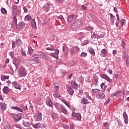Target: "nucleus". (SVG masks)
Returning a JSON list of instances; mask_svg holds the SVG:
<instances>
[{"instance_id": "1", "label": "nucleus", "mask_w": 129, "mask_h": 129, "mask_svg": "<svg viewBox=\"0 0 129 129\" xmlns=\"http://www.w3.org/2000/svg\"><path fill=\"white\" fill-rule=\"evenodd\" d=\"M19 15L20 11L19 10L12 11V16H14L12 27L14 29H17L18 28V24H17L18 19H17V17H19Z\"/></svg>"}, {"instance_id": "2", "label": "nucleus", "mask_w": 129, "mask_h": 129, "mask_svg": "<svg viewBox=\"0 0 129 129\" xmlns=\"http://www.w3.org/2000/svg\"><path fill=\"white\" fill-rule=\"evenodd\" d=\"M83 24V19H79L77 20L71 26L72 29H78L80 28Z\"/></svg>"}, {"instance_id": "3", "label": "nucleus", "mask_w": 129, "mask_h": 129, "mask_svg": "<svg viewBox=\"0 0 129 129\" xmlns=\"http://www.w3.org/2000/svg\"><path fill=\"white\" fill-rule=\"evenodd\" d=\"M18 75L19 77H25L27 75V71L26 69L23 67H21L19 68Z\"/></svg>"}, {"instance_id": "4", "label": "nucleus", "mask_w": 129, "mask_h": 129, "mask_svg": "<svg viewBox=\"0 0 129 129\" xmlns=\"http://www.w3.org/2000/svg\"><path fill=\"white\" fill-rule=\"evenodd\" d=\"M34 118L35 121H41V120H42V113L38 112L34 115Z\"/></svg>"}, {"instance_id": "5", "label": "nucleus", "mask_w": 129, "mask_h": 129, "mask_svg": "<svg viewBox=\"0 0 129 129\" xmlns=\"http://www.w3.org/2000/svg\"><path fill=\"white\" fill-rule=\"evenodd\" d=\"M79 50H80V48H79V47H78V46H73L71 49L70 54L71 55H73L74 54L77 53L78 51H79Z\"/></svg>"}, {"instance_id": "6", "label": "nucleus", "mask_w": 129, "mask_h": 129, "mask_svg": "<svg viewBox=\"0 0 129 129\" xmlns=\"http://www.w3.org/2000/svg\"><path fill=\"white\" fill-rule=\"evenodd\" d=\"M76 19V15L72 14L68 17V23H71Z\"/></svg>"}, {"instance_id": "7", "label": "nucleus", "mask_w": 129, "mask_h": 129, "mask_svg": "<svg viewBox=\"0 0 129 129\" xmlns=\"http://www.w3.org/2000/svg\"><path fill=\"white\" fill-rule=\"evenodd\" d=\"M72 116H74L75 117H76L77 118L78 120H81V114L80 113H75V112H73L72 113Z\"/></svg>"}, {"instance_id": "8", "label": "nucleus", "mask_w": 129, "mask_h": 129, "mask_svg": "<svg viewBox=\"0 0 129 129\" xmlns=\"http://www.w3.org/2000/svg\"><path fill=\"white\" fill-rule=\"evenodd\" d=\"M50 56H52L53 58H55L56 59H58L59 57V50L56 49L55 52L54 53H49Z\"/></svg>"}, {"instance_id": "9", "label": "nucleus", "mask_w": 129, "mask_h": 129, "mask_svg": "<svg viewBox=\"0 0 129 129\" xmlns=\"http://www.w3.org/2000/svg\"><path fill=\"white\" fill-rule=\"evenodd\" d=\"M13 117L14 118V120L15 122H18V121H20L21 119H22V116H21L19 114H15L13 116Z\"/></svg>"}, {"instance_id": "10", "label": "nucleus", "mask_w": 129, "mask_h": 129, "mask_svg": "<svg viewBox=\"0 0 129 129\" xmlns=\"http://www.w3.org/2000/svg\"><path fill=\"white\" fill-rule=\"evenodd\" d=\"M123 117L124 118V123L127 124L128 123V116L125 112H124L123 113Z\"/></svg>"}, {"instance_id": "11", "label": "nucleus", "mask_w": 129, "mask_h": 129, "mask_svg": "<svg viewBox=\"0 0 129 129\" xmlns=\"http://www.w3.org/2000/svg\"><path fill=\"white\" fill-rule=\"evenodd\" d=\"M34 128H43L44 127V124L41 123H37L33 125Z\"/></svg>"}, {"instance_id": "12", "label": "nucleus", "mask_w": 129, "mask_h": 129, "mask_svg": "<svg viewBox=\"0 0 129 129\" xmlns=\"http://www.w3.org/2000/svg\"><path fill=\"white\" fill-rule=\"evenodd\" d=\"M101 78H103V79H105V80H106L107 81H108V82L111 83L112 81V80L110 79L108 76L106 75H102Z\"/></svg>"}, {"instance_id": "13", "label": "nucleus", "mask_w": 129, "mask_h": 129, "mask_svg": "<svg viewBox=\"0 0 129 129\" xmlns=\"http://www.w3.org/2000/svg\"><path fill=\"white\" fill-rule=\"evenodd\" d=\"M46 103L48 106H49V107H51V106L53 105V103H52V101H51V99L49 98H47L46 99Z\"/></svg>"}, {"instance_id": "14", "label": "nucleus", "mask_w": 129, "mask_h": 129, "mask_svg": "<svg viewBox=\"0 0 129 129\" xmlns=\"http://www.w3.org/2000/svg\"><path fill=\"white\" fill-rule=\"evenodd\" d=\"M60 109L62 113H64V114H67V113H68V111H67V109L63 105H61Z\"/></svg>"}, {"instance_id": "15", "label": "nucleus", "mask_w": 129, "mask_h": 129, "mask_svg": "<svg viewBox=\"0 0 129 129\" xmlns=\"http://www.w3.org/2000/svg\"><path fill=\"white\" fill-rule=\"evenodd\" d=\"M43 8L45 11H50V8H51V4L47 3L43 6Z\"/></svg>"}, {"instance_id": "16", "label": "nucleus", "mask_w": 129, "mask_h": 129, "mask_svg": "<svg viewBox=\"0 0 129 129\" xmlns=\"http://www.w3.org/2000/svg\"><path fill=\"white\" fill-rule=\"evenodd\" d=\"M0 105H1V110L3 111H5V110L7 109V104H6V103H1L0 104Z\"/></svg>"}, {"instance_id": "17", "label": "nucleus", "mask_w": 129, "mask_h": 129, "mask_svg": "<svg viewBox=\"0 0 129 129\" xmlns=\"http://www.w3.org/2000/svg\"><path fill=\"white\" fill-rule=\"evenodd\" d=\"M96 97L98 99L102 100V99H103L105 97V95L104 93H101L97 95Z\"/></svg>"}, {"instance_id": "18", "label": "nucleus", "mask_w": 129, "mask_h": 129, "mask_svg": "<svg viewBox=\"0 0 129 129\" xmlns=\"http://www.w3.org/2000/svg\"><path fill=\"white\" fill-rule=\"evenodd\" d=\"M71 85L72 87L73 88H74V89H77V88H78V84H77V83L75 81L72 82Z\"/></svg>"}, {"instance_id": "19", "label": "nucleus", "mask_w": 129, "mask_h": 129, "mask_svg": "<svg viewBox=\"0 0 129 129\" xmlns=\"http://www.w3.org/2000/svg\"><path fill=\"white\" fill-rule=\"evenodd\" d=\"M22 124L24 125V126H29V119H25L24 120H23L22 122Z\"/></svg>"}, {"instance_id": "20", "label": "nucleus", "mask_w": 129, "mask_h": 129, "mask_svg": "<svg viewBox=\"0 0 129 129\" xmlns=\"http://www.w3.org/2000/svg\"><path fill=\"white\" fill-rule=\"evenodd\" d=\"M13 86H14V87L16 89H19V90H21V86H20V85H19V84H18V83L16 82H14L12 83Z\"/></svg>"}, {"instance_id": "21", "label": "nucleus", "mask_w": 129, "mask_h": 129, "mask_svg": "<svg viewBox=\"0 0 129 129\" xmlns=\"http://www.w3.org/2000/svg\"><path fill=\"white\" fill-rule=\"evenodd\" d=\"M3 92L5 93V94H8L10 92V89L8 87H5L3 88Z\"/></svg>"}, {"instance_id": "22", "label": "nucleus", "mask_w": 129, "mask_h": 129, "mask_svg": "<svg viewBox=\"0 0 129 129\" xmlns=\"http://www.w3.org/2000/svg\"><path fill=\"white\" fill-rule=\"evenodd\" d=\"M31 26L32 27H33V28H34V29H36V28H37V25H36V21L35 20V19L32 20Z\"/></svg>"}, {"instance_id": "23", "label": "nucleus", "mask_w": 129, "mask_h": 129, "mask_svg": "<svg viewBox=\"0 0 129 129\" xmlns=\"http://www.w3.org/2000/svg\"><path fill=\"white\" fill-rule=\"evenodd\" d=\"M101 55L102 56V57H105V56L106 55V50L105 49H103L101 51Z\"/></svg>"}, {"instance_id": "24", "label": "nucleus", "mask_w": 129, "mask_h": 129, "mask_svg": "<svg viewBox=\"0 0 129 129\" xmlns=\"http://www.w3.org/2000/svg\"><path fill=\"white\" fill-rule=\"evenodd\" d=\"M89 52H90V53H91V55H92L93 56H95V53L94 52V49H93V48H92V47H90L89 48Z\"/></svg>"}, {"instance_id": "25", "label": "nucleus", "mask_w": 129, "mask_h": 129, "mask_svg": "<svg viewBox=\"0 0 129 129\" xmlns=\"http://www.w3.org/2000/svg\"><path fill=\"white\" fill-rule=\"evenodd\" d=\"M10 78V76H1V80L2 81H5L8 79H9Z\"/></svg>"}, {"instance_id": "26", "label": "nucleus", "mask_w": 129, "mask_h": 129, "mask_svg": "<svg viewBox=\"0 0 129 129\" xmlns=\"http://www.w3.org/2000/svg\"><path fill=\"white\" fill-rule=\"evenodd\" d=\"M1 13H2V14H3V15H7V14L8 13V11H7V10H6L4 8H2L1 9Z\"/></svg>"}, {"instance_id": "27", "label": "nucleus", "mask_w": 129, "mask_h": 129, "mask_svg": "<svg viewBox=\"0 0 129 129\" xmlns=\"http://www.w3.org/2000/svg\"><path fill=\"white\" fill-rule=\"evenodd\" d=\"M81 103L83 104H87L88 103V100L86 98H83L81 100Z\"/></svg>"}, {"instance_id": "28", "label": "nucleus", "mask_w": 129, "mask_h": 129, "mask_svg": "<svg viewBox=\"0 0 129 129\" xmlns=\"http://www.w3.org/2000/svg\"><path fill=\"white\" fill-rule=\"evenodd\" d=\"M25 26H26V24L24 22H21L19 24V28L22 30L25 28Z\"/></svg>"}, {"instance_id": "29", "label": "nucleus", "mask_w": 129, "mask_h": 129, "mask_svg": "<svg viewBox=\"0 0 129 129\" xmlns=\"http://www.w3.org/2000/svg\"><path fill=\"white\" fill-rule=\"evenodd\" d=\"M46 50H48L49 51H54L55 49L54 48V46L50 45V46L46 47Z\"/></svg>"}, {"instance_id": "30", "label": "nucleus", "mask_w": 129, "mask_h": 129, "mask_svg": "<svg viewBox=\"0 0 129 129\" xmlns=\"http://www.w3.org/2000/svg\"><path fill=\"white\" fill-rule=\"evenodd\" d=\"M68 91L69 93V94L70 95H73V93H74V91L73 90V89L72 88H70L68 90Z\"/></svg>"}, {"instance_id": "31", "label": "nucleus", "mask_w": 129, "mask_h": 129, "mask_svg": "<svg viewBox=\"0 0 129 129\" xmlns=\"http://www.w3.org/2000/svg\"><path fill=\"white\" fill-rule=\"evenodd\" d=\"M12 109H14V110H17V111H20V112H22V109L20 107H12Z\"/></svg>"}, {"instance_id": "32", "label": "nucleus", "mask_w": 129, "mask_h": 129, "mask_svg": "<svg viewBox=\"0 0 129 129\" xmlns=\"http://www.w3.org/2000/svg\"><path fill=\"white\" fill-rule=\"evenodd\" d=\"M110 17L111 23H113L114 22V16L112 14L110 13Z\"/></svg>"}, {"instance_id": "33", "label": "nucleus", "mask_w": 129, "mask_h": 129, "mask_svg": "<svg viewBox=\"0 0 129 129\" xmlns=\"http://www.w3.org/2000/svg\"><path fill=\"white\" fill-rule=\"evenodd\" d=\"M120 93H121V91H119L117 92H116L113 94H112V96H116L117 95H119V94H120Z\"/></svg>"}, {"instance_id": "34", "label": "nucleus", "mask_w": 129, "mask_h": 129, "mask_svg": "<svg viewBox=\"0 0 129 129\" xmlns=\"http://www.w3.org/2000/svg\"><path fill=\"white\" fill-rule=\"evenodd\" d=\"M53 84L54 85V87H55V89L56 90V91H58V90H59V84L56 82H54Z\"/></svg>"}, {"instance_id": "35", "label": "nucleus", "mask_w": 129, "mask_h": 129, "mask_svg": "<svg viewBox=\"0 0 129 129\" xmlns=\"http://www.w3.org/2000/svg\"><path fill=\"white\" fill-rule=\"evenodd\" d=\"M21 107H22L23 110H27V109H28V107L26 104H22L21 105Z\"/></svg>"}, {"instance_id": "36", "label": "nucleus", "mask_w": 129, "mask_h": 129, "mask_svg": "<svg viewBox=\"0 0 129 129\" xmlns=\"http://www.w3.org/2000/svg\"><path fill=\"white\" fill-rule=\"evenodd\" d=\"M92 90L93 93H96V94L99 93V92H100V91H99V90L97 89H93Z\"/></svg>"}, {"instance_id": "37", "label": "nucleus", "mask_w": 129, "mask_h": 129, "mask_svg": "<svg viewBox=\"0 0 129 129\" xmlns=\"http://www.w3.org/2000/svg\"><path fill=\"white\" fill-rule=\"evenodd\" d=\"M61 101L62 102H63V103H64V104H66V105H67V106H68V107H70V104H69V103H68L67 101H66V100L63 99L61 100Z\"/></svg>"}, {"instance_id": "38", "label": "nucleus", "mask_w": 129, "mask_h": 129, "mask_svg": "<svg viewBox=\"0 0 129 129\" xmlns=\"http://www.w3.org/2000/svg\"><path fill=\"white\" fill-rule=\"evenodd\" d=\"M51 116L52 119H55L57 117V114L54 113H52L51 114Z\"/></svg>"}, {"instance_id": "39", "label": "nucleus", "mask_w": 129, "mask_h": 129, "mask_svg": "<svg viewBox=\"0 0 129 129\" xmlns=\"http://www.w3.org/2000/svg\"><path fill=\"white\" fill-rule=\"evenodd\" d=\"M25 19L27 20V21H30L32 20V17H31V16L28 15L25 16Z\"/></svg>"}, {"instance_id": "40", "label": "nucleus", "mask_w": 129, "mask_h": 129, "mask_svg": "<svg viewBox=\"0 0 129 129\" xmlns=\"http://www.w3.org/2000/svg\"><path fill=\"white\" fill-rule=\"evenodd\" d=\"M77 80L78 81V82L81 83L82 81H83V78L82 77H78L77 78Z\"/></svg>"}, {"instance_id": "41", "label": "nucleus", "mask_w": 129, "mask_h": 129, "mask_svg": "<svg viewBox=\"0 0 129 129\" xmlns=\"http://www.w3.org/2000/svg\"><path fill=\"white\" fill-rule=\"evenodd\" d=\"M16 43L18 44V45H19V46H21V45L23 44V42L22 40H21V39H17L16 40Z\"/></svg>"}, {"instance_id": "42", "label": "nucleus", "mask_w": 129, "mask_h": 129, "mask_svg": "<svg viewBox=\"0 0 129 129\" xmlns=\"http://www.w3.org/2000/svg\"><path fill=\"white\" fill-rule=\"evenodd\" d=\"M103 124L106 128H107V129L109 128V124H108V122L103 123Z\"/></svg>"}, {"instance_id": "43", "label": "nucleus", "mask_w": 129, "mask_h": 129, "mask_svg": "<svg viewBox=\"0 0 129 129\" xmlns=\"http://www.w3.org/2000/svg\"><path fill=\"white\" fill-rule=\"evenodd\" d=\"M80 56H81V57H86V56H87V53L82 52V53L81 54Z\"/></svg>"}, {"instance_id": "44", "label": "nucleus", "mask_w": 129, "mask_h": 129, "mask_svg": "<svg viewBox=\"0 0 129 129\" xmlns=\"http://www.w3.org/2000/svg\"><path fill=\"white\" fill-rule=\"evenodd\" d=\"M91 37L94 38V39H97V38H98V35L96 33H94L92 35Z\"/></svg>"}, {"instance_id": "45", "label": "nucleus", "mask_w": 129, "mask_h": 129, "mask_svg": "<svg viewBox=\"0 0 129 129\" xmlns=\"http://www.w3.org/2000/svg\"><path fill=\"white\" fill-rule=\"evenodd\" d=\"M10 56H11V57H12V58H14V57L15 56V53L14 52V51H10L9 53Z\"/></svg>"}, {"instance_id": "46", "label": "nucleus", "mask_w": 129, "mask_h": 129, "mask_svg": "<svg viewBox=\"0 0 129 129\" xmlns=\"http://www.w3.org/2000/svg\"><path fill=\"white\" fill-rule=\"evenodd\" d=\"M53 96L54 97H56L57 98V97H60V95H59V93H58V92H55L54 94H53Z\"/></svg>"}, {"instance_id": "47", "label": "nucleus", "mask_w": 129, "mask_h": 129, "mask_svg": "<svg viewBox=\"0 0 129 129\" xmlns=\"http://www.w3.org/2000/svg\"><path fill=\"white\" fill-rule=\"evenodd\" d=\"M46 61H49V60H50V57L48 55H45L44 57H43Z\"/></svg>"}, {"instance_id": "48", "label": "nucleus", "mask_w": 129, "mask_h": 129, "mask_svg": "<svg viewBox=\"0 0 129 129\" xmlns=\"http://www.w3.org/2000/svg\"><path fill=\"white\" fill-rule=\"evenodd\" d=\"M28 53H29L30 55H31V54H33V49H30V48L28 47Z\"/></svg>"}, {"instance_id": "49", "label": "nucleus", "mask_w": 129, "mask_h": 129, "mask_svg": "<svg viewBox=\"0 0 129 129\" xmlns=\"http://www.w3.org/2000/svg\"><path fill=\"white\" fill-rule=\"evenodd\" d=\"M19 9H18V6H17V5H14L13 6V9L12 11H17Z\"/></svg>"}, {"instance_id": "50", "label": "nucleus", "mask_w": 129, "mask_h": 129, "mask_svg": "<svg viewBox=\"0 0 129 129\" xmlns=\"http://www.w3.org/2000/svg\"><path fill=\"white\" fill-rule=\"evenodd\" d=\"M41 24H42V26H44V25L47 24V22L45 21L44 20H42L41 21Z\"/></svg>"}, {"instance_id": "51", "label": "nucleus", "mask_w": 129, "mask_h": 129, "mask_svg": "<svg viewBox=\"0 0 129 129\" xmlns=\"http://www.w3.org/2000/svg\"><path fill=\"white\" fill-rule=\"evenodd\" d=\"M110 102V99H108L104 103V105H107V104H108L109 102Z\"/></svg>"}, {"instance_id": "52", "label": "nucleus", "mask_w": 129, "mask_h": 129, "mask_svg": "<svg viewBox=\"0 0 129 129\" xmlns=\"http://www.w3.org/2000/svg\"><path fill=\"white\" fill-rule=\"evenodd\" d=\"M34 62H35V63H36L37 64L40 63H41V60L36 59L34 60Z\"/></svg>"}, {"instance_id": "53", "label": "nucleus", "mask_w": 129, "mask_h": 129, "mask_svg": "<svg viewBox=\"0 0 129 129\" xmlns=\"http://www.w3.org/2000/svg\"><path fill=\"white\" fill-rule=\"evenodd\" d=\"M60 73H61V74H63V75H64V74H66V71H65L64 70H60Z\"/></svg>"}, {"instance_id": "54", "label": "nucleus", "mask_w": 129, "mask_h": 129, "mask_svg": "<svg viewBox=\"0 0 129 129\" xmlns=\"http://www.w3.org/2000/svg\"><path fill=\"white\" fill-rule=\"evenodd\" d=\"M125 22V20H124V19H122L121 21H120V24H121L122 26H123L124 24V22Z\"/></svg>"}, {"instance_id": "55", "label": "nucleus", "mask_w": 129, "mask_h": 129, "mask_svg": "<svg viewBox=\"0 0 129 129\" xmlns=\"http://www.w3.org/2000/svg\"><path fill=\"white\" fill-rule=\"evenodd\" d=\"M88 43H89V41H88V40H86L83 42V45H87Z\"/></svg>"}, {"instance_id": "56", "label": "nucleus", "mask_w": 129, "mask_h": 129, "mask_svg": "<svg viewBox=\"0 0 129 129\" xmlns=\"http://www.w3.org/2000/svg\"><path fill=\"white\" fill-rule=\"evenodd\" d=\"M14 129H22V128L21 127V126L20 125H16Z\"/></svg>"}, {"instance_id": "57", "label": "nucleus", "mask_w": 129, "mask_h": 129, "mask_svg": "<svg viewBox=\"0 0 129 129\" xmlns=\"http://www.w3.org/2000/svg\"><path fill=\"white\" fill-rule=\"evenodd\" d=\"M87 31H89V32H91L92 31V27L90 26L89 27H88L87 28Z\"/></svg>"}, {"instance_id": "58", "label": "nucleus", "mask_w": 129, "mask_h": 129, "mask_svg": "<svg viewBox=\"0 0 129 129\" xmlns=\"http://www.w3.org/2000/svg\"><path fill=\"white\" fill-rule=\"evenodd\" d=\"M6 129H11V126L9 125V124H6L5 126Z\"/></svg>"}, {"instance_id": "59", "label": "nucleus", "mask_w": 129, "mask_h": 129, "mask_svg": "<svg viewBox=\"0 0 129 129\" xmlns=\"http://www.w3.org/2000/svg\"><path fill=\"white\" fill-rule=\"evenodd\" d=\"M57 18H58V19H59L61 21H62V20H64V18H63V16H62V15H60Z\"/></svg>"}, {"instance_id": "60", "label": "nucleus", "mask_w": 129, "mask_h": 129, "mask_svg": "<svg viewBox=\"0 0 129 129\" xmlns=\"http://www.w3.org/2000/svg\"><path fill=\"white\" fill-rule=\"evenodd\" d=\"M66 50H67V47L66 46H62L63 52H66Z\"/></svg>"}, {"instance_id": "61", "label": "nucleus", "mask_w": 129, "mask_h": 129, "mask_svg": "<svg viewBox=\"0 0 129 129\" xmlns=\"http://www.w3.org/2000/svg\"><path fill=\"white\" fill-rule=\"evenodd\" d=\"M55 2L56 3H63L64 2V0H55Z\"/></svg>"}, {"instance_id": "62", "label": "nucleus", "mask_w": 129, "mask_h": 129, "mask_svg": "<svg viewBox=\"0 0 129 129\" xmlns=\"http://www.w3.org/2000/svg\"><path fill=\"white\" fill-rule=\"evenodd\" d=\"M23 10L25 13H28V9L26 7L23 8Z\"/></svg>"}, {"instance_id": "63", "label": "nucleus", "mask_w": 129, "mask_h": 129, "mask_svg": "<svg viewBox=\"0 0 129 129\" xmlns=\"http://www.w3.org/2000/svg\"><path fill=\"white\" fill-rule=\"evenodd\" d=\"M107 72L108 73H109V74H112V70H108Z\"/></svg>"}, {"instance_id": "64", "label": "nucleus", "mask_w": 129, "mask_h": 129, "mask_svg": "<svg viewBox=\"0 0 129 129\" xmlns=\"http://www.w3.org/2000/svg\"><path fill=\"white\" fill-rule=\"evenodd\" d=\"M82 9L85 11H86V7H85L84 5L82 6Z\"/></svg>"}]
</instances>
